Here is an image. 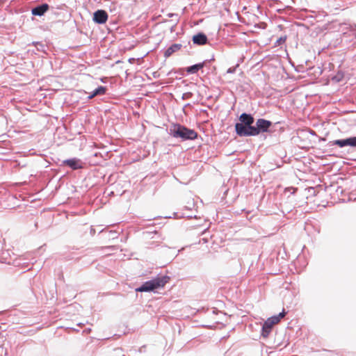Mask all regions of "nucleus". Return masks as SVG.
<instances>
[{"label": "nucleus", "instance_id": "17", "mask_svg": "<svg viewBox=\"0 0 356 356\" xmlns=\"http://www.w3.org/2000/svg\"><path fill=\"white\" fill-rule=\"evenodd\" d=\"M355 28L356 29V25H355Z\"/></svg>", "mask_w": 356, "mask_h": 356}, {"label": "nucleus", "instance_id": "5", "mask_svg": "<svg viewBox=\"0 0 356 356\" xmlns=\"http://www.w3.org/2000/svg\"><path fill=\"white\" fill-rule=\"evenodd\" d=\"M333 145H338L340 147L345 146L356 147V136L347 138L346 139L335 140L333 141Z\"/></svg>", "mask_w": 356, "mask_h": 356}, {"label": "nucleus", "instance_id": "1", "mask_svg": "<svg viewBox=\"0 0 356 356\" xmlns=\"http://www.w3.org/2000/svg\"><path fill=\"white\" fill-rule=\"evenodd\" d=\"M169 281V277H157L151 280L144 282L140 287L136 289V291L149 292L163 288Z\"/></svg>", "mask_w": 356, "mask_h": 356}, {"label": "nucleus", "instance_id": "16", "mask_svg": "<svg viewBox=\"0 0 356 356\" xmlns=\"http://www.w3.org/2000/svg\"><path fill=\"white\" fill-rule=\"evenodd\" d=\"M285 39H282V38L280 39V41L284 40Z\"/></svg>", "mask_w": 356, "mask_h": 356}, {"label": "nucleus", "instance_id": "6", "mask_svg": "<svg viewBox=\"0 0 356 356\" xmlns=\"http://www.w3.org/2000/svg\"><path fill=\"white\" fill-rule=\"evenodd\" d=\"M272 122L270 121L264 119H259L256 122L254 129L258 131L259 135L261 132H267Z\"/></svg>", "mask_w": 356, "mask_h": 356}, {"label": "nucleus", "instance_id": "9", "mask_svg": "<svg viewBox=\"0 0 356 356\" xmlns=\"http://www.w3.org/2000/svg\"><path fill=\"white\" fill-rule=\"evenodd\" d=\"M49 6L47 3H43L32 9L31 13L33 15L42 16L47 11Z\"/></svg>", "mask_w": 356, "mask_h": 356}, {"label": "nucleus", "instance_id": "10", "mask_svg": "<svg viewBox=\"0 0 356 356\" xmlns=\"http://www.w3.org/2000/svg\"><path fill=\"white\" fill-rule=\"evenodd\" d=\"M241 122L239 124H243L244 125H252L254 122L253 117L247 113H242L239 118Z\"/></svg>", "mask_w": 356, "mask_h": 356}, {"label": "nucleus", "instance_id": "11", "mask_svg": "<svg viewBox=\"0 0 356 356\" xmlns=\"http://www.w3.org/2000/svg\"><path fill=\"white\" fill-rule=\"evenodd\" d=\"M193 41L195 44L202 45L207 43V38L204 33H198L193 37Z\"/></svg>", "mask_w": 356, "mask_h": 356}, {"label": "nucleus", "instance_id": "13", "mask_svg": "<svg viewBox=\"0 0 356 356\" xmlns=\"http://www.w3.org/2000/svg\"><path fill=\"white\" fill-rule=\"evenodd\" d=\"M203 67H204V63L195 64V65H193L192 66L187 67L186 72L189 74H195L199 70L202 69Z\"/></svg>", "mask_w": 356, "mask_h": 356}, {"label": "nucleus", "instance_id": "14", "mask_svg": "<svg viewBox=\"0 0 356 356\" xmlns=\"http://www.w3.org/2000/svg\"><path fill=\"white\" fill-rule=\"evenodd\" d=\"M105 91H106V88L104 86H99L97 88H96L92 95H90V96H88V98L89 99H92V97H94L96 95H103L105 93Z\"/></svg>", "mask_w": 356, "mask_h": 356}, {"label": "nucleus", "instance_id": "15", "mask_svg": "<svg viewBox=\"0 0 356 356\" xmlns=\"http://www.w3.org/2000/svg\"><path fill=\"white\" fill-rule=\"evenodd\" d=\"M238 66V65H236L235 67H229V68L227 70V73H234V72H235V71H236V67H237Z\"/></svg>", "mask_w": 356, "mask_h": 356}, {"label": "nucleus", "instance_id": "4", "mask_svg": "<svg viewBox=\"0 0 356 356\" xmlns=\"http://www.w3.org/2000/svg\"><path fill=\"white\" fill-rule=\"evenodd\" d=\"M236 132L240 136H254L258 135V131L252 125H244L243 124H236Z\"/></svg>", "mask_w": 356, "mask_h": 356}, {"label": "nucleus", "instance_id": "8", "mask_svg": "<svg viewBox=\"0 0 356 356\" xmlns=\"http://www.w3.org/2000/svg\"><path fill=\"white\" fill-rule=\"evenodd\" d=\"M63 164L68 165L72 170H78L82 168L81 160L76 158L65 160Z\"/></svg>", "mask_w": 356, "mask_h": 356}, {"label": "nucleus", "instance_id": "7", "mask_svg": "<svg viewBox=\"0 0 356 356\" xmlns=\"http://www.w3.org/2000/svg\"><path fill=\"white\" fill-rule=\"evenodd\" d=\"M108 15L105 10H98L94 13L93 20L98 24H104L107 21Z\"/></svg>", "mask_w": 356, "mask_h": 356}, {"label": "nucleus", "instance_id": "3", "mask_svg": "<svg viewBox=\"0 0 356 356\" xmlns=\"http://www.w3.org/2000/svg\"><path fill=\"white\" fill-rule=\"evenodd\" d=\"M286 313L283 310L278 315L268 318L263 325L262 335L264 337H267L271 331L273 326L280 322V321L285 316Z\"/></svg>", "mask_w": 356, "mask_h": 356}, {"label": "nucleus", "instance_id": "2", "mask_svg": "<svg viewBox=\"0 0 356 356\" xmlns=\"http://www.w3.org/2000/svg\"><path fill=\"white\" fill-rule=\"evenodd\" d=\"M170 134L174 138H180L183 140H193L197 138V133L193 130L188 129L184 126L176 124L170 129Z\"/></svg>", "mask_w": 356, "mask_h": 356}, {"label": "nucleus", "instance_id": "12", "mask_svg": "<svg viewBox=\"0 0 356 356\" xmlns=\"http://www.w3.org/2000/svg\"><path fill=\"white\" fill-rule=\"evenodd\" d=\"M181 45L179 44H174L171 45L170 47H168L165 50V51L164 53L165 57L168 58V57L170 56L174 52L179 50L181 48Z\"/></svg>", "mask_w": 356, "mask_h": 356}]
</instances>
